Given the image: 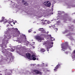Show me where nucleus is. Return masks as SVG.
<instances>
[{
    "label": "nucleus",
    "instance_id": "aec40b11",
    "mask_svg": "<svg viewBox=\"0 0 75 75\" xmlns=\"http://www.w3.org/2000/svg\"><path fill=\"white\" fill-rule=\"evenodd\" d=\"M40 51L42 52H45V50L44 49H42Z\"/></svg>",
    "mask_w": 75,
    "mask_h": 75
},
{
    "label": "nucleus",
    "instance_id": "ea45409f",
    "mask_svg": "<svg viewBox=\"0 0 75 75\" xmlns=\"http://www.w3.org/2000/svg\"><path fill=\"white\" fill-rule=\"evenodd\" d=\"M33 48H35V47H34V46H33Z\"/></svg>",
    "mask_w": 75,
    "mask_h": 75
},
{
    "label": "nucleus",
    "instance_id": "4c0bfd02",
    "mask_svg": "<svg viewBox=\"0 0 75 75\" xmlns=\"http://www.w3.org/2000/svg\"><path fill=\"white\" fill-rule=\"evenodd\" d=\"M74 54H75V50L74 51Z\"/></svg>",
    "mask_w": 75,
    "mask_h": 75
},
{
    "label": "nucleus",
    "instance_id": "58836bf2",
    "mask_svg": "<svg viewBox=\"0 0 75 75\" xmlns=\"http://www.w3.org/2000/svg\"><path fill=\"white\" fill-rule=\"evenodd\" d=\"M72 58H73V59H75V57H72Z\"/></svg>",
    "mask_w": 75,
    "mask_h": 75
},
{
    "label": "nucleus",
    "instance_id": "bf43d9fd",
    "mask_svg": "<svg viewBox=\"0 0 75 75\" xmlns=\"http://www.w3.org/2000/svg\"><path fill=\"white\" fill-rule=\"evenodd\" d=\"M32 41H33V40H32Z\"/></svg>",
    "mask_w": 75,
    "mask_h": 75
},
{
    "label": "nucleus",
    "instance_id": "7c9ffc66",
    "mask_svg": "<svg viewBox=\"0 0 75 75\" xmlns=\"http://www.w3.org/2000/svg\"><path fill=\"white\" fill-rule=\"evenodd\" d=\"M13 29L15 30H16L17 31L18 30V29L17 28H13Z\"/></svg>",
    "mask_w": 75,
    "mask_h": 75
},
{
    "label": "nucleus",
    "instance_id": "79ce46f5",
    "mask_svg": "<svg viewBox=\"0 0 75 75\" xmlns=\"http://www.w3.org/2000/svg\"><path fill=\"white\" fill-rule=\"evenodd\" d=\"M15 23H17V21H15Z\"/></svg>",
    "mask_w": 75,
    "mask_h": 75
},
{
    "label": "nucleus",
    "instance_id": "39448f33",
    "mask_svg": "<svg viewBox=\"0 0 75 75\" xmlns=\"http://www.w3.org/2000/svg\"><path fill=\"white\" fill-rule=\"evenodd\" d=\"M25 57L27 58L30 60H33V61L36 60V58L33 57Z\"/></svg>",
    "mask_w": 75,
    "mask_h": 75
},
{
    "label": "nucleus",
    "instance_id": "6e6d98bb",
    "mask_svg": "<svg viewBox=\"0 0 75 75\" xmlns=\"http://www.w3.org/2000/svg\"><path fill=\"white\" fill-rule=\"evenodd\" d=\"M74 57H75V55H74Z\"/></svg>",
    "mask_w": 75,
    "mask_h": 75
},
{
    "label": "nucleus",
    "instance_id": "5701e85b",
    "mask_svg": "<svg viewBox=\"0 0 75 75\" xmlns=\"http://www.w3.org/2000/svg\"><path fill=\"white\" fill-rule=\"evenodd\" d=\"M71 7H72V6L70 5H67L68 8H71Z\"/></svg>",
    "mask_w": 75,
    "mask_h": 75
},
{
    "label": "nucleus",
    "instance_id": "f704fd0d",
    "mask_svg": "<svg viewBox=\"0 0 75 75\" xmlns=\"http://www.w3.org/2000/svg\"><path fill=\"white\" fill-rule=\"evenodd\" d=\"M47 24H49L50 23V21H47Z\"/></svg>",
    "mask_w": 75,
    "mask_h": 75
},
{
    "label": "nucleus",
    "instance_id": "49530a36",
    "mask_svg": "<svg viewBox=\"0 0 75 75\" xmlns=\"http://www.w3.org/2000/svg\"><path fill=\"white\" fill-rule=\"evenodd\" d=\"M8 25H7V27H8Z\"/></svg>",
    "mask_w": 75,
    "mask_h": 75
},
{
    "label": "nucleus",
    "instance_id": "4468645a",
    "mask_svg": "<svg viewBox=\"0 0 75 75\" xmlns=\"http://www.w3.org/2000/svg\"><path fill=\"white\" fill-rule=\"evenodd\" d=\"M48 37H50V38H49V39H50V41H52L55 40V38H54L52 37H51V35H49Z\"/></svg>",
    "mask_w": 75,
    "mask_h": 75
},
{
    "label": "nucleus",
    "instance_id": "de8ad7c7",
    "mask_svg": "<svg viewBox=\"0 0 75 75\" xmlns=\"http://www.w3.org/2000/svg\"><path fill=\"white\" fill-rule=\"evenodd\" d=\"M20 46H21V47H22V46H21V45H20Z\"/></svg>",
    "mask_w": 75,
    "mask_h": 75
},
{
    "label": "nucleus",
    "instance_id": "4d7b16f0",
    "mask_svg": "<svg viewBox=\"0 0 75 75\" xmlns=\"http://www.w3.org/2000/svg\"><path fill=\"white\" fill-rule=\"evenodd\" d=\"M17 48H16V50H17Z\"/></svg>",
    "mask_w": 75,
    "mask_h": 75
},
{
    "label": "nucleus",
    "instance_id": "4be33fe9",
    "mask_svg": "<svg viewBox=\"0 0 75 75\" xmlns=\"http://www.w3.org/2000/svg\"><path fill=\"white\" fill-rule=\"evenodd\" d=\"M19 51H20V50L18 49V50H16V51L18 53V54H20V52Z\"/></svg>",
    "mask_w": 75,
    "mask_h": 75
},
{
    "label": "nucleus",
    "instance_id": "37998d69",
    "mask_svg": "<svg viewBox=\"0 0 75 75\" xmlns=\"http://www.w3.org/2000/svg\"><path fill=\"white\" fill-rule=\"evenodd\" d=\"M48 33H48V31L47 32V34H48Z\"/></svg>",
    "mask_w": 75,
    "mask_h": 75
},
{
    "label": "nucleus",
    "instance_id": "f3484780",
    "mask_svg": "<svg viewBox=\"0 0 75 75\" xmlns=\"http://www.w3.org/2000/svg\"><path fill=\"white\" fill-rule=\"evenodd\" d=\"M25 1H22V3H24V5H28V4H27V2H25Z\"/></svg>",
    "mask_w": 75,
    "mask_h": 75
},
{
    "label": "nucleus",
    "instance_id": "a878e982",
    "mask_svg": "<svg viewBox=\"0 0 75 75\" xmlns=\"http://www.w3.org/2000/svg\"><path fill=\"white\" fill-rule=\"evenodd\" d=\"M12 4L13 5V7H16V4H15L14 3L12 2Z\"/></svg>",
    "mask_w": 75,
    "mask_h": 75
},
{
    "label": "nucleus",
    "instance_id": "473e14b6",
    "mask_svg": "<svg viewBox=\"0 0 75 75\" xmlns=\"http://www.w3.org/2000/svg\"><path fill=\"white\" fill-rule=\"evenodd\" d=\"M32 57H36V55L35 54H33L32 55Z\"/></svg>",
    "mask_w": 75,
    "mask_h": 75
},
{
    "label": "nucleus",
    "instance_id": "0eeeda50",
    "mask_svg": "<svg viewBox=\"0 0 75 75\" xmlns=\"http://www.w3.org/2000/svg\"><path fill=\"white\" fill-rule=\"evenodd\" d=\"M4 21V23H7V21H6L4 17H2L1 18V20L0 21V22L1 23V22H3Z\"/></svg>",
    "mask_w": 75,
    "mask_h": 75
},
{
    "label": "nucleus",
    "instance_id": "20e7f679",
    "mask_svg": "<svg viewBox=\"0 0 75 75\" xmlns=\"http://www.w3.org/2000/svg\"><path fill=\"white\" fill-rule=\"evenodd\" d=\"M35 38L36 40H38L39 42H42V40H44V38H40V36H36Z\"/></svg>",
    "mask_w": 75,
    "mask_h": 75
},
{
    "label": "nucleus",
    "instance_id": "09e8293b",
    "mask_svg": "<svg viewBox=\"0 0 75 75\" xmlns=\"http://www.w3.org/2000/svg\"><path fill=\"white\" fill-rule=\"evenodd\" d=\"M28 43V42H27Z\"/></svg>",
    "mask_w": 75,
    "mask_h": 75
},
{
    "label": "nucleus",
    "instance_id": "864d4df0",
    "mask_svg": "<svg viewBox=\"0 0 75 75\" xmlns=\"http://www.w3.org/2000/svg\"><path fill=\"white\" fill-rule=\"evenodd\" d=\"M11 2H12V1H11Z\"/></svg>",
    "mask_w": 75,
    "mask_h": 75
},
{
    "label": "nucleus",
    "instance_id": "13d9d810",
    "mask_svg": "<svg viewBox=\"0 0 75 75\" xmlns=\"http://www.w3.org/2000/svg\"><path fill=\"white\" fill-rule=\"evenodd\" d=\"M12 49V50H13V49Z\"/></svg>",
    "mask_w": 75,
    "mask_h": 75
},
{
    "label": "nucleus",
    "instance_id": "a18cd8bd",
    "mask_svg": "<svg viewBox=\"0 0 75 75\" xmlns=\"http://www.w3.org/2000/svg\"><path fill=\"white\" fill-rule=\"evenodd\" d=\"M14 51V50H13L12 51L13 52Z\"/></svg>",
    "mask_w": 75,
    "mask_h": 75
},
{
    "label": "nucleus",
    "instance_id": "9d476101",
    "mask_svg": "<svg viewBox=\"0 0 75 75\" xmlns=\"http://www.w3.org/2000/svg\"><path fill=\"white\" fill-rule=\"evenodd\" d=\"M38 31H41L42 33H45V30L44 29H43V28H40L38 29Z\"/></svg>",
    "mask_w": 75,
    "mask_h": 75
},
{
    "label": "nucleus",
    "instance_id": "ddd939ff",
    "mask_svg": "<svg viewBox=\"0 0 75 75\" xmlns=\"http://www.w3.org/2000/svg\"><path fill=\"white\" fill-rule=\"evenodd\" d=\"M20 37H21V38H23V39H24V38H25V40H26V37L25 36V35H23V34H22V35H20Z\"/></svg>",
    "mask_w": 75,
    "mask_h": 75
},
{
    "label": "nucleus",
    "instance_id": "f03ea898",
    "mask_svg": "<svg viewBox=\"0 0 75 75\" xmlns=\"http://www.w3.org/2000/svg\"><path fill=\"white\" fill-rule=\"evenodd\" d=\"M61 47L62 48V50H67L68 48H69L70 50H71V46H69L68 45V43L67 42H65L64 43L61 44Z\"/></svg>",
    "mask_w": 75,
    "mask_h": 75
},
{
    "label": "nucleus",
    "instance_id": "a211bd4d",
    "mask_svg": "<svg viewBox=\"0 0 75 75\" xmlns=\"http://www.w3.org/2000/svg\"><path fill=\"white\" fill-rule=\"evenodd\" d=\"M26 57H30L31 56V54L30 53H28L26 54Z\"/></svg>",
    "mask_w": 75,
    "mask_h": 75
},
{
    "label": "nucleus",
    "instance_id": "2eb2a0df",
    "mask_svg": "<svg viewBox=\"0 0 75 75\" xmlns=\"http://www.w3.org/2000/svg\"><path fill=\"white\" fill-rule=\"evenodd\" d=\"M69 28L70 30L73 31V29L74 28V25H72L71 27L70 26H69Z\"/></svg>",
    "mask_w": 75,
    "mask_h": 75
},
{
    "label": "nucleus",
    "instance_id": "6e6552de",
    "mask_svg": "<svg viewBox=\"0 0 75 75\" xmlns=\"http://www.w3.org/2000/svg\"><path fill=\"white\" fill-rule=\"evenodd\" d=\"M33 72H35L36 74H40V75H42V72L38 70L35 69L34 70H33Z\"/></svg>",
    "mask_w": 75,
    "mask_h": 75
},
{
    "label": "nucleus",
    "instance_id": "c85d7f7f",
    "mask_svg": "<svg viewBox=\"0 0 75 75\" xmlns=\"http://www.w3.org/2000/svg\"><path fill=\"white\" fill-rule=\"evenodd\" d=\"M32 31V30H28V32L29 33H31V31Z\"/></svg>",
    "mask_w": 75,
    "mask_h": 75
},
{
    "label": "nucleus",
    "instance_id": "dca6fc26",
    "mask_svg": "<svg viewBox=\"0 0 75 75\" xmlns=\"http://www.w3.org/2000/svg\"><path fill=\"white\" fill-rule=\"evenodd\" d=\"M42 21H43V22L41 23V24H42V25H43L44 24H45V22H44L45 21H47V20H45V21L43 20H42Z\"/></svg>",
    "mask_w": 75,
    "mask_h": 75
},
{
    "label": "nucleus",
    "instance_id": "2f4dec72",
    "mask_svg": "<svg viewBox=\"0 0 75 75\" xmlns=\"http://www.w3.org/2000/svg\"><path fill=\"white\" fill-rule=\"evenodd\" d=\"M12 22H13V21L12 22V21H10L9 22H8V23L9 24H11V23H12Z\"/></svg>",
    "mask_w": 75,
    "mask_h": 75
},
{
    "label": "nucleus",
    "instance_id": "c756f323",
    "mask_svg": "<svg viewBox=\"0 0 75 75\" xmlns=\"http://www.w3.org/2000/svg\"><path fill=\"white\" fill-rule=\"evenodd\" d=\"M13 57H11L10 59V60H13Z\"/></svg>",
    "mask_w": 75,
    "mask_h": 75
},
{
    "label": "nucleus",
    "instance_id": "72a5a7b5",
    "mask_svg": "<svg viewBox=\"0 0 75 75\" xmlns=\"http://www.w3.org/2000/svg\"><path fill=\"white\" fill-rule=\"evenodd\" d=\"M52 27H53V28H54V27H55V25H53Z\"/></svg>",
    "mask_w": 75,
    "mask_h": 75
},
{
    "label": "nucleus",
    "instance_id": "3c124183",
    "mask_svg": "<svg viewBox=\"0 0 75 75\" xmlns=\"http://www.w3.org/2000/svg\"><path fill=\"white\" fill-rule=\"evenodd\" d=\"M66 32H67V30H66Z\"/></svg>",
    "mask_w": 75,
    "mask_h": 75
},
{
    "label": "nucleus",
    "instance_id": "393cba45",
    "mask_svg": "<svg viewBox=\"0 0 75 75\" xmlns=\"http://www.w3.org/2000/svg\"><path fill=\"white\" fill-rule=\"evenodd\" d=\"M17 32L18 33V34L17 35V36H18L21 33L19 31H18Z\"/></svg>",
    "mask_w": 75,
    "mask_h": 75
},
{
    "label": "nucleus",
    "instance_id": "8fccbe9b",
    "mask_svg": "<svg viewBox=\"0 0 75 75\" xmlns=\"http://www.w3.org/2000/svg\"><path fill=\"white\" fill-rule=\"evenodd\" d=\"M13 24H15V23H13Z\"/></svg>",
    "mask_w": 75,
    "mask_h": 75
},
{
    "label": "nucleus",
    "instance_id": "9b49d317",
    "mask_svg": "<svg viewBox=\"0 0 75 75\" xmlns=\"http://www.w3.org/2000/svg\"><path fill=\"white\" fill-rule=\"evenodd\" d=\"M59 67H61V64H57L56 66L55 67V69H54V70L55 71H57V69H58V68H59Z\"/></svg>",
    "mask_w": 75,
    "mask_h": 75
},
{
    "label": "nucleus",
    "instance_id": "a19ab883",
    "mask_svg": "<svg viewBox=\"0 0 75 75\" xmlns=\"http://www.w3.org/2000/svg\"><path fill=\"white\" fill-rule=\"evenodd\" d=\"M34 33L35 34V33H36V32L34 31Z\"/></svg>",
    "mask_w": 75,
    "mask_h": 75
},
{
    "label": "nucleus",
    "instance_id": "bb28decb",
    "mask_svg": "<svg viewBox=\"0 0 75 75\" xmlns=\"http://www.w3.org/2000/svg\"><path fill=\"white\" fill-rule=\"evenodd\" d=\"M69 52L67 51V52H65V54H68L69 53Z\"/></svg>",
    "mask_w": 75,
    "mask_h": 75
},
{
    "label": "nucleus",
    "instance_id": "412c9836",
    "mask_svg": "<svg viewBox=\"0 0 75 75\" xmlns=\"http://www.w3.org/2000/svg\"><path fill=\"white\" fill-rule=\"evenodd\" d=\"M62 13V11H59L58 12V14H61Z\"/></svg>",
    "mask_w": 75,
    "mask_h": 75
},
{
    "label": "nucleus",
    "instance_id": "6ab92c4d",
    "mask_svg": "<svg viewBox=\"0 0 75 75\" xmlns=\"http://www.w3.org/2000/svg\"><path fill=\"white\" fill-rule=\"evenodd\" d=\"M49 35H47V36H46V40H47V39H49V40H51V39H50V38H50V37L49 36L48 37V36H49Z\"/></svg>",
    "mask_w": 75,
    "mask_h": 75
},
{
    "label": "nucleus",
    "instance_id": "f8f14e48",
    "mask_svg": "<svg viewBox=\"0 0 75 75\" xmlns=\"http://www.w3.org/2000/svg\"><path fill=\"white\" fill-rule=\"evenodd\" d=\"M74 35V34L72 33H70V34L69 35H66L67 36H70V40H73V38L71 36V35Z\"/></svg>",
    "mask_w": 75,
    "mask_h": 75
},
{
    "label": "nucleus",
    "instance_id": "e433bc0d",
    "mask_svg": "<svg viewBox=\"0 0 75 75\" xmlns=\"http://www.w3.org/2000/svg\"><path fill=\"white\" fill-rule=\"evenodd\" d=\"M72 6L73 7H75V5L74 6L72 5Z\"/></svg>",
    "mask_w": 75,
    "mask_h": 75
},
{
    "label": "nucleus",
    "instance_id": "7ed1b4c3",
    "mask_svg": "<svg viewBox=\"0 0 75 75\" xmlns=\"http://www.w3.org/2000/svg\"><path fill=\"white\" fill-rule=\"evenodd\" d=\"M53 44H54V43L53 42H50V40L49 42L48 41L46 42L45 43L44 45H45L46 47H48V46L49 47V48H51L53 47V45H53Z\"/></svg>",
    "mask_w": 75,
    "mask_h": 75
},
{
    "label": "nucleus",
    "instance_id": "603ef678",
    "mask_svg": "<svg viewBox=\"0 0 75 75\" xmlns=\"http://www.w3.org/2000/svg\"><path fill=\"white\" fill-rule=\"evenodd\" d=\"M51 26H50V28H51Z\"/></svg>",
    "mask_w": 75,
    "mask_h": 75
},
{
    "label": "nucleus",
    "instance_id": "1a4fd4ad",
    "mask_svg": "<svg viewBox=\"0 0 75 75\" xmlns=\"http://www.w3.org/2000/svg\"><path fill=\"white\" fill-rule=\"evenodd\" d=\"M63 19L64 20V22H66V21H67V20H69V21H71V20H72V19L70 18L69 17H68L67 16L65 17Z\"/></svg>",
    "mask_w": 75,
    "mask_h": 75
},
{
    "label": "nucleus",
    "instance_id": "cd10ccee",
    "mask_svg": "<svg viewBox=\"0 0 75 75\" xmlns=\"http://www.w3.org/2000/svg\"><path fill=\"white\" fill-rule=\"evenodd\" d=\"M47 47H47V51H49V50L48 49H50V47H49V46H47Z\"/></svg>",
    "mask_w": 75,
    "mask_h": 75
},
{
    "label": "nucleus",
    "instance_id": "c03bdc74",
    "mask_svg": "<svg viewBox=\"0 0 75 75\" xmlns=\"http://www.w3.org/2000/svg\"><path fill=\"white\" fill-rule=\"evenodd\" d=\"M59 19V18H58L56 20H58Z\"/></svg>",
    "mask_w": 75,
    "mask_h": 75
},
{
    "label": "nucleus",
    "instance_id": "5fc2aeb1",
    "mask_svg": "<svg viewBox=\"0 0 75 75\" xmlns=\"http://www.w3.org/2000/svg\"><path fill=\"white\" fill-rule=\"evenodd\" d=\"M63 51H64V50H63Z\"/></svg>",
    "mask_w": 75,
    "mask_h": 75
},
{
    "label": "nucleus",
    "instance_id": "f257e3e1",
    "mask_svg": "<svg viewBox=\"0 0 75 75\" xmlns=\"http://www.w3.org/2000/svg\"><path fill=\"white\" fill-rule=\"evenodd\" d=\"M11 34L8 33L7 35L5 36L3 39L2 44L0 45L1 47H2V50H3L2 52L4 54H5L4 55L5 56H7V55H10L11 56H12L11 53L9 52H7V50L4 49L5 47H7L6 46V44L8 42V40H9L10 38H11Z\"/></svg>",
    "mask_w": 75,
    "mask_h": 75
},
{
    "label": "nucleus",
    "instance_id": "423d86ee",
    "mask_svg": "<svg viewBox=\"0 0 75 75\" xmlns=\"http://www.w3.org/2000/svg\"><path fill=\"white\" fill-rule=\"evenodd\" d=\"M44 4L45 6L47 7H50L51 6V3L49 1L45 2Z\"/></svg>",
    "mask_w": 75,
    "mask_h": 75
},
{
    "label": "nucleus",
    "instance_id": "b1692460",
    "mask_svg": "<svg viewBox=\"0 0 75 75\" xmlns=\"http://www.w3.org/2000/svg\"><path fill=\"white\" fill-rule=\"evenodd\" d=\"M60 23H61V22L59 21H57V25H59L60 24Z\"/></svg>",
    "mask_w": 75,
    "mask_h": 75
},
{
    "label": "nucleus",
    "instance_id": "c9c22d12",
    "mask_svg": "<svg viewBox=\"0 0 75 75\" xmlns=\"http://www.w3.org/2000/svg\"><path fill=\"white\" fill-rule=\"evenodd\" d=\"M55 29H56V31H58V29L55 28H54V29L55 30Z\"/></svg>",
    "mask_w": 75,
    "mask_h": 75
}]
</instances>
